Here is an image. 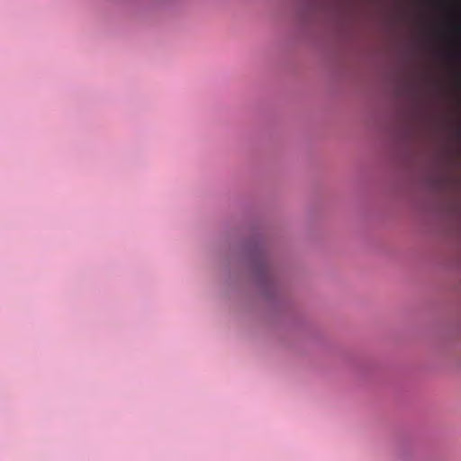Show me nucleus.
Instances as JSON below:
<instances>
[{
  "instance_id": "obj_1",
  "label": "nucleus",
  "mask_w": 461,
  "mask_h": 461,
  "mask_svg": "<svg viewBox=\"0 0 461 461\" xmlns=\"http://www.w3.org/2000/svg\"><path fill=\"white\" fill-rule=\"evenodd\" d=\"M461 53V45L460 43H457L455 48V54L459 57Z\"/></svg>"
},
{
  "instance_id": "obj_2",
  "label": "nucleus",
  "mask_w": 461,
  "mask_h": 461,
  "mask_svg": "<svg viewBox=\"0 0 461 461\" xmlns=\"http://www.w3.org/2000/svg\"><path fill=\"white\" fill-rule=\"evenodd\" d=\"M455 32H456V33H460V32H461V27H460L459 25H456V26L455 27Z\"/></svg>"
}]
</instances>
